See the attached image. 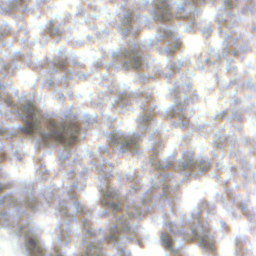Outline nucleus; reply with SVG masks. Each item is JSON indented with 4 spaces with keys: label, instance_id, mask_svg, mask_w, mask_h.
Listing matches in <instances>:
<instances>
[{
    "label": "nucleus",
    "instance_id": "nucleus-1",
    "mask_svg": "<svg viewBox=\"0 0 256 256\" xmlns=\"http://www.w3.org/2000/svg\"><path fill=\"white\" fill-rule=\"evenodd\" d=\"M52 134H44L42 138L44 142L48 140L54 141L66 144H72L76 140V134L80 131V128L76 122L68 124H56L54 120L49 122Z\"/></svg>",
    "mask_w": 256,
    "mask_h": 256
},
{
    "label": "nucleus",
    "instance_id": "nucleus-2",
    "mask_svg": "<svg viewBox=\"0 0 256 256\" xmlns=\"http://www.w3.org/2000/svg\"><path fill=\"white\" fill-rule=\"evenodd\" d=\"M36 108L32 104H27L24 107V112L26 117V126L21 128L22 132L30 134L34 132H38L40 130V122L34 118Z\"/></svg>",
    "mask_w": 256,
    "mask_h": 256
},
{
    "label": "nucleus",
    "instance_id": "nucleus-3",
    "mask_svg": "<svg viewBox=\"0 0 256 256\" xmlns=\"http://www.w3.org/2000/svg\"><path fill=\"white\" fill-rule=\"evenodd\" d=\"M126 57L130 59V66H126L128 68L140 69L142 66V59L138 53L134 50L128 52Z\"/></svg>",
    "mask_w": 256,
    "mask_h": 256
},
{
    "label": "nucleus",
    "instance_id": "nucleus-4",
    "mask_svg": "<svg viewBox=\"0 0 256 256\" xmlns=\"http://www.w3.org/2000/svg\"><path fill=\"white\" fill-rule=\"evenodd\" d=\"M29 248L35 254L34 256H43V250L38 244V241L31 238L28 241Z\"/></svg>",
    "mask_w": 256,
    "mask_h": 256
},
{
    "label": "nucleus",
    "instance_id": "nucleus-5",
    "mask_svg": "<svg viewBox=\"0 0 256 256\" xmlns=\"http://www.w3.org/2000/svg\"><path fill=\"white\" fill-rule=\"evenodd\" d=\"M162 2V6H158V8H162L165 10L164 16L162 18V20H170V14L168 8V5L166 0H160Z\"/></svg>",
    "mask_w": 256,
    "mask_h": 256
},
{
    "label": "nucleus",
    "instance_id": "nucleus-6",
    "mask_svg": "<svg viewBox=\"0 0 256 256\" xmlns=\"http://www.w3.org/2000/svg\"><path fill=\"white\" fill-rule=\"evenodd\" d=\"M161 239L164 246L166 248H170L172 244V240L170 236L166 234H162Z\"/></svg>",
    "mask_w": 256,
    "mask_h": 256
},
{
    "label": "nucleus",
    "instance_id": "nucleus-7",
    "mask_svg": "<svg viewBox=\"0 0 256 256\" xmlns=\"http://www.w3.org/2000/svg\"><path fill=\"white\" fill-rule=\"evenodd\" d=\"M136 142L134 140L128 139L122 145V148L126 150H130L133 148L134 146L136 144Z\"/></svg>",
    "mask_w": 256,
    "mask_h": 256
},
{
    "label": "nucleus",
    "instance_id": "nucleus-8",
    "mask_svg": "<svg viewBox=\"0 0 256 256\" xmlns=\"http://www.w3.org/2000/svg\"><path fill=\"white\" fill-rule=\"evenodd\" d=\"M110 141L112 143H116L118 142L119 138L116 134H111L110 137Z\"/></svg>",
    "mask_w": 256,
    "mask_h": 256
},
{
    "label": "nucleus",
    "instance_id": "nucleus-9",
    "mask_svg": "<svg viewBox=\"0 0 256 256\" xmlns=\"http://www.w3.org/2000/svg\"><path fill=\"white\" fill-rule=\"evenodd\" d=\"M206 239V238H202L201 242L202 246L204 248H208L210 246V244L208 242Z\"/></svg>",
    "mask_w": 256,
    "mask_h": 256
},
{
    "label": "nucleus",
    "instance_id": "nucleus-10",
    "mask_svg": "<svg viewBox=\"0 0 256 256\" xmlns=\"http://www.w3.org/2000/svg\"><path fill=\"white\" fill-rule=\"evenodd\" d=\"M194 164L192 162H189L186 165H184L185 169L192 170L194 168Z\"/></svg>",
    "mask_w": 256,
    "mask_h": 256
},
{
    "label": "nucleus",
    "instance_id": "nucleus-11",
    "mask_svg": "<svg viewBox=\"0 0 256 256\" xmlns=\"http://www.w3.org/2000/svg\"><path fill=\"white\" fill-rule=\"evenodd\" d=\"M112 206L113 208L114 209V210H120V208H117V207L118 206V204H112Z\"/></svg>",
    "mask_w": 256,
    "mask_h": 256
}]
</instances>
